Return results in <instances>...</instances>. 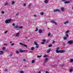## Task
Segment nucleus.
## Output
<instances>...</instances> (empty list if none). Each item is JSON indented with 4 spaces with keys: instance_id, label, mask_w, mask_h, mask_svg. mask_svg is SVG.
Here are the masks:
<instances>
[{
    "instance_id": "nucleus-1",
    "label": "nucleus",
    "mask_w": 73,
    "mask_h": 73,
    "mask_svg": "<svg viewBox=\"0 0 73 73\" xmlns=\"http://www.w3.org/2000/svg\"><path fill=\"white\" fill-rule=\"evenodd\" d=\"M65 52V50H59V51L58 50H56V52L57 53H64Z\"/></svg>"
},
{
    "instance_id": "nucleus-2",
    "label": "nucleus",
    "mask_w": 73,
    "mask_h": 73,
    "mask_svg": "<svg viewBox=\"0 0 73 73\" xmlns=\"http://www.w3.org/2000/svg\"><path fill=\"white\" fill-rule=\"evenodd\" d=\"M11 19H9L8 20H6L5 21V23H11Z\"/></svg>"
},
{
    "instance_id": "nucleus-3",
    "label": "nucleus",
    "mask_w": 73,
    "mask_h": 73,
    "mask_svg": "<svg viewBox=\"0 0 73 73\" xmlns=\"http://www.w3.org/2000/svg\"><path fill=\"white\" fill-rule=\"evenodd\" d=\"M19 44L20 45H22L23 46H24L25 47H26V48H27V45L26 44H25L22 43L20 42Z\"/></svg>"
},
{
    "instance_id": "nucleus-4",
    "label": "nucleus",
    "mask_w": 73,
    "mask_h": 73,
    "mask_svg": "<svg viewBox=\"0 0 73 73\" xmlns=\"http://www.w3.org/2000/svg\"><path fill=\"white\" fill-rule=\"evenodd\" d=\"M60 10L58 9H56L53 10V11L54 12H60Z\"/></svg>"
},
{
    "instance_id": "nucleus-5",
    "label": "nucleus",
    "mask_w": 73,
    "mask_h": 73,
    "mask_svg": "<svg viewBox=\"0 0 73 73\" xmlns=\"http://www.w3.org/2000/svg\"><path fill=\"white\" fill-rule=\"evenodd\" d=\"M73 43V41L71 40L68 41V42H67V44H72Z\"/></svg>"
},
{
    "instance_id": "nucleus-6",
    "label": "nucleus",
    "mask_w": 73,
    "mask_h": 73,
    "mask_svg": "<svg viewBox=\"0 0 73 73\" xmlns=\"http://www.w3.org/2000/svg\"><path fill=\"white\" fill-rule=\"evenodd\" d=\"M4 54V51H0V54L1 55H3Z\"/></svg>"
},
{
    "instance_id": "nucleus-7",
    "label": "nucleus",
    "mask_w": 73,
    "mask_h": 73,
    "mask_svg": "<svg viewBox=\"0 0 73 73\" xmlns=\"http://www.w3.org/2000/svg\"><path fill=\"white\" fill-rule=\"evenodd\" d=\"M64 4H68V3H70V1H66L64 2Z\"/></svg>"
},
{
    "instance_id": "nucleus-8",
    "label": "nucleus",
    "mask_w": 73,
    "mask_h": 73,
    "mask_svg": "<svg viewBox=\"0 0 73 73\" xmlns=\"http://www.w3.org/2000/svg\"><path fill=\"white\" fill-rule=\"evenodd\" d=\"M69 23V21H66L64 22V24H66L67 23Z\"/></svg>"
},
{
    "instance_id": "nucleus-9",
    "label": "nucleus",
    "mask_w": 73,
    "mask_h": 73,
    "mask_svg": "<svg viewBox=\"0 0 73 73\" xmlns=\"http://www.w3.org/2000/svg\"><path fill=\"white\" fill-rule=\"evenodd\" d=\"M9 3L6 2V3H5V5H9Z\"/></svg>"
},
{
    "instance_id": "nucleus-10",
    "label": "nucleus",
    "mask_w": 73,
    "mask_h": 73,
    "mask_svg": "<svg viewBox=\"0 0 73 73\" xmlns=\"http://www.w3.org/2000/svg\"><path fill=\"white\" fill-rule=\"evenodd\" d=\"M19 36V33H17L15 35L16 37H18Z\"/></svg>"
},
{
    "instance_id": "nucleus-11",
    "label": "nucleus",
    "mask_w": 73,
    "mask_h": 73,
    "mask_svg": "<svg viewBox=\"0 0 73 73\" xmlns=\"http://www.w3.org/2000/svg\"><path fill=\"white\" fill-rule=\"evenodd\" d=\"M51 23H53V24H54L55 22H54V21H53V20H51Z\"/></svg>"
},
{
    "instance_id": "nucleus-12",
    "label": "nucleus",
    "mask_w": 73,
    "mask_h": 73,
    "mask_svg": "<svg viewBox=\"0 0 73 73\" xmlns=\"http://www.w3.org/2000/svg\"><path fill=\"white\" fill-rule=\"evenodd\" d=\"M39 32L40 33H41L42 32V31L41 29H40L39 31Z\"/></svg>"
},
{
    "instance_id": "nucleus-13",
    "label": "nucleus",
    "mask_w": 73,
    "mask_h": 73,
    "mask_svg": "<svg viewBox=\"0 0 73 73\" xmlns=\"http://www.w3.org/2000/svg\"><path fill=\"white\" fill-rule=\"evenodd\" d=\"M61 10L62 11H64V7H61Z\"/></svg>"
},
{
    "instance_id": "nucleus-14",
    "label": "nucleus",
    "mask_w": 73,
    "mask_h": 73,
    "mask_svg": "<svg viewBox=\"0 0 73 73\" xmlns=\"http://www.w3.org/2000/svg\"><path fill=\"white\" fill-rule=\"evenodd\" d=\"M44 2L45 3H46V4H47V3H48V0H45L44 1Z\"/></svg>"
},
{
    "instance_id": "nucleus-15",
    "label": "nucleus",
    "mask_w": 73,
    "mask_h": 73,
    "mask_svg": "<svg viewBox=\"0 0 73 73\" xmlns=\"http://www.w3.org/2000/svg\"><path fill=\"white\" fill-rule=\"evenodd\" d=\"M19 52H26V50H20Z\"/></svg>"
},
{
    "instance_id": "nucleus-16",
    "label": "nucleus",
    "mask_w": 73,
    "mask_h": 73,
    "mask_svg": "<svg viewBox=\"0 0 73 73\" xmlns=\"http://www.w3.org/2000/svg\"><path fill=\"white\" fill-rule=\"evenodd\" d=\"M35 61L34 60H33L32 61V64H33V63H35Z\"/></svg>"
},
{
    "instance_id": "nucleus-17",
    "label": "nucleus",
    "mask_w": 73,
    "mask_h": 73,
    "mask_svg": "<svg viewBox=\"0 0 73 73\" xmlns=\"http://www.w3.org/2000/svg\"><path fill=\"white\" fill-rule=\"evenodd\" d=\"M40 15H44V13L43 12H40Z\"/></svg>"
},
{
    "instance_id": "nucleus-18",
    "label": "nucleus",
    "mask_w": 73,
    "mask_h": 73,
    "mask_svg": "<svg viewBox=\"0 0 73 73\" xmlns=\"http://www.w3.org/2000/svg\"><path fill=\"white\" fill-rule=\"evenodd\" d=\"M14 3H15V1H13L12 2L11 4H12V5H13V4H14Z\"/></svg>"
},
{
    "instance_id": "nucleus-19",
    "label": "nucleus",
    "mask_w": 73,
    "mask_h": 73,
    "mask_svg": "<svg viewBox=\"0 0 73 73\" xmlns=\"http://www.w3.org/2000/svg\"><path fill=\"white\" fill-rule=\"evenodd\" d=\"M48 57V55H44L43 56V57L44 58H45V57Z\"/></svg>"
},
{
    "instance_id": "nucleus-20",
    "label": "nucleus",
    "mask_w": 73,
    "mask_h": 73,
    "mask_svg": "<svg viewBox=\"0 0 73 73\" xmlns=\"http://www.w3.org/2000/svg\"><path fill=\"white\" fill-rule=\"evenodd\" d=\"M34 44L36 45H38V44L37 43V42H35V43H34Z\"/></svg>"
},
{
    "instance_id": "nucleus-21",
    "label": "nucleus",
    "mask_w": 73,
    "mask_h": 73,
    "mask_svg": "<svg viewBox=\"0 0 73 73\" xmlns=\"http://www.w3.org/2000/svg\"><path fill=\"white\" fill-rule=\"evenodd\" d=\"M50 52V49H49L47 51V53H49V52Z\"/></svg>"
},
{
    "instance_id": "nucleus-22",
    "label": "nucleus",
    "mask_w": 73,
    "mask_h": 73,
    "mask_svg": "<svg viewBox=\"0 0 73 73\" xmlns=\"http://www.w3.org/2000/svg\"><path fill=\"white\" fill-rule=\"evenodd\" d=\"M23 28V27L22 26H21V27H19L18 28V29H22V28Z\"/></svg>"
},
{
    "instance_id": "nucleus-23",
    "label": "nucleus",
    "mask_w": 73,
    "mask_h": 73,
    "mask_svg": "<svg viewBox=\"0 0 73 73\" xmlns=\"http://www.w3.org/2000/svg\"><path fill=\"white\" fill-rule=\"evenodd\" d=\"M42 41H43V42H45V41H46V40H45V39H43L42 40Z\"/></svg>"
},
{
    "instance_id": "nucleus-24",
    "label": "nucleus",
    "mask_w": 73,
    "mask_h": 73,
    "mask_svg": "<svg viewBox=\"0 0 73 73\" xmlns=\"http://www.w3.org/2000/svg\"><path fill=\"white\" fill-rule=\"evenodd\" d=\"M31 50H34V47H32L31 48Z\"/></svg>"
},
{
    "instance_id": "nucleus-25",
    "label": "nucleus",
    "mask_w": 73,
    "mask_h": 73,
    "mask_svg": "<svg viewBox=\"0 0 73 73\" xmlns=\"http://www.w3.org/2000/svg\"><path fill=\"white\" fill-rule=\"evenodd\" d=\"M6 48L5 47H3V48H2V50H5L6 49Z\"/></svg>"
},
{
    "instance_id": "nucleus-26",
    "label": "nucleus",
    "mask_w": 73,
    "mask_h": 73,
    "mask_svg": "<svg viewBox=\"0 0 73 73\" xmlns=\"http://www.w3.org/2000/svg\"><path fill=\"white\" fill-rule=\"evenodd\" d=\"M20 73H24V72L23 71H20Z\"/></svg>"
},
{
    "instance_id": "nucleus-27",
    "label": "nucleus",
    "mask_w": 73,
    "mask_h": 73,
    "mask_svg": "<svg viewBox=\"0 0 73 73\" xmlns=\"http://www.w3.org/2000/svg\"><path fill=\"white\" fill-rule=\"evenodd\" d=\"M16 53L17 54H19V52L18 51H16Z\"/></svg>"
},
{
    "instance_id": "nucleus-28",
    "label": "nucleus",
    "mask_w": 73,
    "mask_h": 73,
    "mask_svg": "<svg viewBox=\"0 0 73 73\" xmlns=\"http://www.w3.org/2000/svg\"><path fill=\"white\" fill-rule=\"evenodd\" d=\"M15 28H18V26H15Z\"/></svg>"
},
{
    "instance_id": "nucleus-29",
    "label": "nucleus",
    "mask_w": 73,
    "mask_h": 73,
    "mask_svg": "<svg viewBox=\"0 0 73 73\" xmlns=\"http://www.w3.org/2000/svg\"><path fill=\"white\" fill-rule=\"evenodd\" d=\"M37 57L38 58H40V57H41V56H37Z\"/></svg>"
},
{
    "instance_id": "nucleus-30",
    "label": "nucleus",
    "mask_w": 73,
    "mask_h": 73,
    "mask_svg": "<svg viewBox=\"0 0 73 73\" xmlns=\"http://www.w3.org/2000/svg\"><path fill=\"white\" fill-rule=\"evenodd\" d=\"M38 28H36V29L35 30V32H37V31H38Z\"/></svg>"
},
{
    "instance_id": "nucleus-31",
    "label": "nucleus",
    "mask_w": 73,
    "mask_h": 73,
    "mask_svg": "<svg viewBox=\"0 0 73 73\" xmlns=\"http://www.w3.org/2000/svg\"><path fill=\"white\" fill-rule=\"evenodd\" d=\"M64 40H66V38H67V37H64Z\"/></svg>"
},
{
    "instance_id": "nucleus-32",
    "label": "nucleus",
    "mask_w": 73,
    "mask_h": 73,
    "mask_svg": "<svg viewBox=\"0 0 73 73\" xmlns=\"http://www.w3.org/2000/svg\"><path fill=\"white\" fill-rule=\"evenodd\" d=\"M52 44H49V47H52Z\"/></svg>"
},
{
    "instance_id": "nucleus-33",
    "label": "nucleus",
    "mask_w": 73,
    "mask_h": 73,
    "mask_svg": "<svg viewBox=\"0 0 73 73\" xmlns=\"http://www.w3.org/2000/svg\"><path fill=\"white\" fill-rule=\"evenodd\" d=\"M51 35V34H50V33H49L48 34V36H50Z\"/></svg>"
},
{
    "instance_id": "nucleus-34",
    "label": "nucleus",
    "mask_w": 73,
    "mask_h": 73,
    "mask_svg": "<svg viewBox=\"0 0 73 73\" xmlns=\"http://www.w3.org/2000/svg\"><path fill=\"white\" fill-rule=\"evenodd\" d=\"M35 47H36V48H38V47H39V46H38V45H36L35 46Z\"/></svg>"
},
{
    "instance_id": "nucleus-35",
    "label": "nucleus",
    "mask_w": 73,
    "mask_h": 73,
    "mask_svg": "<svg viewBox=\"0 0 73 73\" xmlns=\"http://www.w3.org/2000/svg\"><path fill=\"white\" fill-rule=\"evenodd\" d=\"M69 31H67L66 32V33H69Z\"/></svg>"
},
{
    "instance_id": "nucleus-36",
    "label": "nucleus",
    "mask_w": 73,
    "mask_h": 73,
    "mask_svg": "<svg viewBox=\"0 0 73 73\" xmlns=\"http://www.w3.org/2000/svg\"><path fill=\"white\" fill-rule=\"evenodd\" d=\"M19 15V13H17L16 14V16H18Z\"/></svg>"
},
{
    "instance_id": "nucleus-37",
    "label": "nucleus",
    "mask_w": 73,
    "mask_h": 73,
    "mask_svg": "<svg viewBox=\"0 0 73 73\" xmlns=\"http://www.w3.org/2000/svg\"><path fill=\"white\" fill-rule=\"evenodd\" d=\"M4 45L5 46H7V44L4 43Z\"/></svg>"
},
{
    "instance_id": "nucleus-38",
    "label": "nucleus",
    "mask_w": 73,
    "mask_h": 73,
    "mask_svg": "<svg viewBox=\"0 0 73 73\" xmlns=\"http://www.w3.org/2000/svg\"><path fill=\"white\" fill-rule=\"evenodd\" d=\"M23 6L24 7H26V3H24L23 4Z\"/></svg>"
},
{
    "instance_id": "nucleus-39",
    "label": "nucleus",
    "mask_w": 73,
    "mask_h": 73,
    "mask_svg": "<svg viewBox=\"0 0 73 73\" xmlns=\"http://www.w3.org/2000/svg\"><path fill=\"white\" fill-rule=\"evenodd\" d=\"M7 32H8V31H6L4 33L5 34H6V33H7Z\"/></svg>"
},
{
    "instance_id": "nucleus-40",
    "label": "nucleus",
    "mask_w": 73,
    "mask_h": 73,
    "mask_svg": "<svg viewBox=\"0 0 73 73\" xmlns=\"http://www.w3.org/2000/svg\"><path fill=\"white\" fill-rule=\"evenodd\" d=\"M66 44H65V43H64L63 44V45H64V46H65V45H66Z\"/></svg>"
},
{
    "instance_id": "nucleus-41",
    "label": "nucleus",
    "mask_w": 73,
    "mask_h": 73,
    "mask_svg": "<svg viewBox=\"0 0 73 73\" xmlns=\"http://www.w3.org/2000/svg\"><path fill=\"white\" fill-rule=\"evenodd\" d=\"M70 61H71V62H73V59H71V60H70Z\"/></svg>"
},
{
    "instance_id": "nucleus-42",
    "label": "nucleus",
    "mask_w": 73,
    "mask_h": 73,
    "mask_svg": "<svg viewBox=\"0 0 73 73\" xmlns=\"http://www.w3.org/2000/svg\"><path fill=\"white\" fill-rule=\"evenodd\" d=\"M7 69H5V70H4V72H6V71H7Z\"/></svg>"
},
{
    "instance_id": "nucleus-43",
    "label": "nucleus",
    "mask_w": 73,
    "mask_h": 73,
    "mask_svg": "<svg viewBox=\"0 0 73 73\" xmlns=\"http://www.w3.org/2000/svg\"><path fill=\"white\" fill-rule=\"evenodd\" d=\"M12 25L14 26V27H15V24L14 23H13Z\"/></svg>"
},
{
    "instance_id": "nucleus-44",
    "label": "nucleus",
    "mask_w": 73,
    "mask_h": 73,
    "mask_svg": "<svg viewBox=\"0 0 73 73\" xmlns=\"http://www.w3.org/2000/svg\"><path fill=\"white\" fill-rule=\"evenodd\" d=\"M15 44L13 43H12V44H11V46H13V45H14Z\"/></svg>"
},
{
    "instance_id": "nucleus-45",
    "label": "nucleus",
    "mask_w": 73,
    "mask_h": 73,
    "mask_svg": "<svg viewBox=\"0 0 73 73\" xmlns=\"http://www.w3.org/2000/svg\"><path fill=\"white\" fill-rule=\"evenodd\" d=\"M48 58H46L45 59L46 61H48Z\"/></svg>"
},
{
    "instance_id": "nucleus-46",
    "label": "nucleus",
    "mask_w": 73,
    "mask_h": 73,
    "mask_svg": "<svg viewBox=\"0 0 73 73\" xmlns=\"http://www.w3.org/2000/svg\"><path fill=\"white\" fill-rule=\"evenodd\" d=\"M66 37H69V35L67 34H66Z\"/></svg>"
},
{
    "instance_id": "nucleus-47",
    "label": "nucleus",
    "mask_w": 73,
    "mask_h": 73,
    "mask_svg": "<svg viewBox=\"0 0 73 73\" xmlns=\"http://www.w3.org/2000/svg\"><path fill=\"white\" fill-rule=\"evenodd\" d=\"M41 44H45V43L44 42H41Z\"/></svg>"
},
{
    "instance_id": "nucleus-48",
    "label": "nucleus",
    "mask_w": 73,
    "mask_h": 73,
    "mask_svg": "<svg viewBox=\"0 0 73 73\" xmlns=\"http://www.w3.org/2000/svg\"><path fill=\"white\" fill-rule=\"evenodd\" d=\"M72 69H70V72H72Z\"/></svg>"
},
{
    "instance_id": "nucleus-49",
    "label": "nucleus",
    "mask_w": 73,
    "mask_h": 73,
    "mask_svg": "<svg viewBox=\"0 0 73 73\" xmlns=\"http://www.w3.org/2000/svg\"><path fill=\"white\" fill-rule=\"evenodd\" d=\"M66 1V0H62V1L64 2V1Z\"/></svg>"
},
{
    "instance_id": "nucleus-50",
    "label": "nucleus",
    "mask_w": 73,
    "mask_h": 73,
    "mask_svg": "<svg viewBox=\"0 0 73 73\" xmlns=\"http://www.w3.org/2000/svg\"><path fill=\"white\" fill-rule=\"evenodd\" d=\"M54 23L55 24V25H57V23L55 22V23Z\"/></svg>"
},
{
    "instance_id": "nucleus-51",
    "label": "nucleus",
    "mask_w": 73,
    "mask_h": 73,
    "mask_svg": "<svg viewBox=\"0 0 73 73\" xmlns=\"http://www.w3.org/2000/svg\"><path fill=\"white\" fill-rule=\"evenodd\" d=\"M10 57H12V54H11L10 56H9Z\"/></svg>"
},
{
    "instance_id": "nucleus-52",
    "label": "nucleus",
    "mask_w": 73,
    "mask_h": 73,
    "mask_svg": "<svg viewBox=\"0 0 73 73\" xmlns=\"http://www.w3.org/2000/svg\"><path fill=\"white\" fill-rule=\"evenodd\" d=\"M59 49L60 48H57L56 49V50H58V49Z\"/></svg>"
},
{
    "instance_id": "nucleus-53",
    "label": "nucleus",
    "mask_w": 73,
    "mask_h": 73,
    "mask_svg": "<svg viewBox=\"0 0 73 73\" xmlns=\"http://www.w3.org/2000/svg\"><path fill=\"white\" fill-rule=\"evenodd\" d=\"M2 14H4V11H2Z\"/></svg>"
},
{
    "instance_id": "nucleus-54",
    "label": "nucleus",
    "mask_w": 73,
    "mask_h": 73,
    "mask_svg": "<svg viewBox=\"0 0 73 73\" xmlns=\"http://www.w3.org/2000/svg\"><path fill=\"white\" fill-rule=\"evenodd\" d=\"M46 73H50L49 72H48V71H46Z\"/></svg>"
},
{
    "instance_id": "nucleus-55",
    "label": "nucleus",
    "mask_w": 73,
    "mask_h": 73,
    "mask_svg": "<svg viewBox=\"0 0 73 73\" xmlns=\"http://www.w3.org/2000/svg\"><path fill=\"white\" fill-rule=\"evenodd\" d=\"M34 17H36V16H37V15H34Z\"/></svg>"
},
{
    "instance_id": "nucleus-56",
    "label": "nucleus",
    "mask_w": 73,
    "mask_h": 73,
    "mask_svg": "<svg viewBox=\"0 0 73 73\" xmlns=\"http://www.w3.org/2000/svg\"><path fill=\"white\" fill-rule=\"evenodd\" d=\"M29 53H33V51H31L29 52Z\"/></svg>"
},
{
    "instance_id": "nucleus-57",
    "label": "nucleus",
    "mask_w": 73,
    "mask_h": 73,
    "mask_svg": "<svg viewBox=\"0 0 73 73\" xmlns=\"http://www.w3.org/2000/svg\"><path fill=\"white\" fill-rule=\"evenodd\" d=\"M55 42V41H53L52 43H54Z\"/></svg>"
},
{
    "instance_id": "nucleus-58",
    "label": "nucleus",
    "mask_w": 73,
    "mask_h": 73,
    "mask_svg": "<svg viewBox=\"0 0 73 73\" xmlns=\"http://www.w3.org/2000/svg\"><path fill=\"white\" fill-rule=\"evenodd\" d=\"M23 61H26V60L25 59H23Z\"/></svg>"
},
{
    "instance_id": "nucleus-59",
    "label": "nucleus",
    "mask_w": 73,
    "mask_h": 73,
    "mask_svg": "<svg viewBox=\"0 0 73 73\" xmlns=\"http://www.w3.org/2000/svg\"><path fill=\"white\" fill-rule=\"evenodd\" d=\"M5 51H6V52H8V50H6Z\"/></svg>"
},
{
    "instance_id": "nucleus-60",
    "label": "nucleus",
    "mask_w": 73,
    "mask_h": 73,
    "mask_svg": "<svg viewBox=\"0 0 73 73\" xmlns=\"http://www.w3.org/2000/svg\"><path fill=\"white\" fill-rule=\"evenodd\" d=\"M38 73H41V72L39 71V72H38Z\"/></svg>"
},
{
    "instance_id": "nucleus-61",
    "label": "nucleus",
    "mask_w": 73,
    "mask_h": 73,
    "mask_svg": "<svg viewBox=\"0 0 73 73\" xmlns=\"http://www.w3.org/2000/svg\"><path fill=\"white\" fill-rule=\"evenodd\" d=\"M10 43H12V42H11H11H10Z\"/></svg>"
},
{
    "instance_id": "nucleus-62",
    "label": "nucleus",
    "mask_w": 73,
    "mask_h": 73,
    "mask_svg": "<svg viewBox=\"0 0 73 73\" xmlns=\"http://www.w3.org/2000/svg\"><path fill=\"white\" fill-rule=\"evenodd\" d=\"M47 29H49V28H47Z\"/></svg>"
},
{
    "instance_id": "nucleus-63",
    "label": "nucleus",
    "mask_w": 73,
    "mask_h": 73,
    "mask_svg": "<svg viewBox=\"0 0 73 73\" xmlns=\"http://www.w3.org/2000/svg\"><path fill=\"white\" fill-rule=\"evenodd\" d=\"M72 9H73V7L72 8Z\"/></svg>"
},
{
    "instance_id": "nucleus-64",
    "label": "nucleus",
    "mask_w": 73,
    "mask_h": 73,
    "mask_svg": "<svg viewBox=\"0 0 73 73\" xmlns=\"http://www.w3.org/2000/svg\"><path fill=\"white\" fill-rule=\"evenodd\" d=\"M26 67H27V66H25V68Z\"/></svg>"
}]
</instances>
